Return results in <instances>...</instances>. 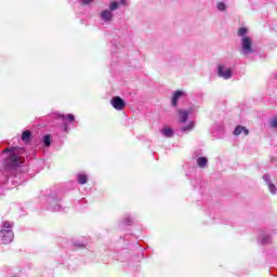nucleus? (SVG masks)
I'll list each match as a JSON object with an SVG mask.
<instances>
[{"mask_svg":"<svg viewBox=\"0 0 277 277\" xmlns=\"http://www.w3.org/2000/svg\"><path fill=\"white\" fill-rule=\"evenodd\" d=\"M2 153H9L8 158L3 160L5 168H18V166H23L25 158L21 155L25 153V149L21 147H13L4 149Z\"/></svg>","mask_w":277,"mask_h":277,"instance_id":"obj_1","label":"nucleus"},{"mask_svg":"<svg viewBox=\"0 0 277 277\" xmlns=\"http://www.w3.org/2000/svg\"><path fill=\"white\" fill-rule=\"evenodd\" d=\"M217 77L221 79H232L233 78V67L226 65V64H221L217 66Z\"/></svg>","mask_w":277,"mask_h":277,"instance_id":"obj_6","label":"nucleus"},{"mask_svg":"<svg viewBox=\"0 0 277 277\" xmlns=\"http://www.w3.org/2000/svg\"><path fill=\"white\" fill-rule=\"evenodd\" d=\"M31 137V132L29 130H26L22 134V142H28Z\"/></svg>","mask_w":277,"mask_h":277,"instance_id":"obj_18","label":"nucleus"},{"mask_svg":"<svg viewBox=\"0 0 277 277\" xmlns=\"http://www.w3.org/2000/svg\"><path fill=\"white\" fill-rule=\"evenodd\" d=\"M119 5H127V0H120Z\"/></svg>","mask_w":277,"mask_h":277,"instance_id":"obj_24","label":"nucleus"},{"mask_svg":"<svg viewBox=\"0 0 277 277\" xmlns=\"http://www.w3.org/2000/svg\"><path fill=\"white\" fill-rule=\"evenodd\" d=\"M64 209V205H62V197H49L48 198V210L53 213H57Z\"/></svg>","mask_w":277,"mask_h":277,"instance_id":"obj_5","label":"nucleus"},{"mask_svg":"<svg viewBox=\"0 0 277 277\" xmlns=\"http://www.w3.org/2000/svg\"><path fill=\"white\" fill-rule=\"evenodd\" d=\"M197 166L198 168L205 169L207 166H209V160L207 157H199L197 158Z\"/></svg>","mask_w":277,"mask_h":277,"instance_id":"obj_12","label":"nucleus"},{"mask_svg":"<svg viewBox=\"0 0 277 277\" xmlns=\"http://www.w3.org/2000/svg\"><path fill=\"white\" fill-rule=\"evenodd\" d=\"M263 181L266 183L271 194H273V196H276L277 188H276V185H274V183H272V177L269 176V174H264Z\"/></svg>","mask_w":277,"mask_h":277,"instance_id":"obj_9","label":"nucleus"},{"mask_svg":"<svg viewBox=\"0 0 277 277\" xmlns=\"http://www.w3.org/2000/svg\"><path fill=\"white\" fill-rule=\"evenodd\" d=\"M269 127H272V129H277V118H274L269 121Z\"/></svg>","mask_w":277,"mask_h":277,"instance_id":"obj_22","label":"nucleus"},{"mask_svg":"<svg viewBox=\"0 0 277 277\" xmlns=\"http://www.w3.org/2000/svg\"><path fill=\"white\" fill-rule=\"evenodd\" d=\"M238 36L241 38L240 55H243V57H250V55H254V53H256V50L254 49V47H252V38L248 37V28H239Z\"/></svg>","mask_w":277,"mask_h":277,"instance_id":"obj_2","label":"nucleus"},{"mask_svg":"<svg viewBox=\"0 0 277 277\" xmlns=\"http://www.w3.org/2000/svg\"><path fill=\"white\" fill-rule=\"evenodd\" d=\"M110 104L114 107V109H116L117 111H122L127 105L124 100H122V97H120V96H114L110 100Z\"/></svg>","mask_w":277,"mask_h":277,"instance_id":"obj_7","label":"nucleus"},{"mask_svg":"<svg viewBox=\"0 0 277 277\" xmlns=\"http://www.w3.org/2000/svg\"><path fill=\"white\" fill-rule=\"evenodd\" d=\"M64 131H68V123H64Z\"/></svg>","mask_w":277,"mask_h":277,"instance_id":"obj_25","label":"nucleus"},{"mask_svg":"<svg viewBox=\"0 0 277 277\" xmlns=\"http://www.w3.org/2000/svg\"><path fill=\"white\" fill-rule=\"evenodd\" d=\"M60 118L63 120V122H66V120H68V122H75V115L72 114L61 115Z\"/></svg>","mask_w":277,"mask_h":277,"instance_id":"obj_14","label":"nucleus"},{"mask_svg":"<svg viewBox=\"0 0 277 277\" xmlns=\"http://www.w3.org/2000/svg\"><path fill=\"white\" fill-rule=\"evenodd\" d=\"M180 122H187V118H189V110H179Z\"/></svg>","mask_w":277,"mask_h":277,"instance_id":"obj_13","label":"nucleus"},{"mask_svg":"<svg viewBox=\"0 0 277 277\" xmlns=\"http://www.w3.org/2000/svg\"><path fill=\"white\" fill-rule=\"evenodd\" d=\"M185 96H187V93H185V91H181V90L175 91L171 98L172 107H176L179 105V101H181V98H185Z\"/></svg>","mask_w":277,"mask_h":277,"instance_id":"obj_8","label":"nucleus"},{"mask_svg":"<svg viewBox=\"0 0 277 277\" xmlns=\"http://www.w3.org/2000/svg\"><path fill=\"white\" fill-rule=\"evenodd\" d=\"M241 133L246 135H250V131L246 129L243 126H237L234 130V135H241Z\"/></svg>","mask_w":277,"mask_h":277,"instance_id":"obj_10","label":"nucleus"},{"mask_svg":"<svg viewBox=\"0 0 277 277\" xmlns=\"http://www.w3.org/2000/svg\"><path fill=\"white\" fill-rule=\"evenodd\" d=\"M78 183L80 185H85V183H88V175H85V173H79L78 174Z\"/></svg>","mask_w":277,"mask_h":277,"instance_id":"obj_15","label":"nucleus"},{"mask_svg":"<svg viewBox=\"0 0 277 277\" xmlns=\"http://www.w3.org/2000/svg\"><path fill=\"white\" fill-rule=\"evenodd\" d=\"M42 143H43V146H45L47 148H49V146H51V135H50V134H45V135L42 137Z\"/></svg>","mask_w":277,"mask_h":277,"instance_id":"obj_17","label":"nucleus"},{"mask_svg":"<svg viewBox=\"0 0 277 277\" xmlns=\"http://www.w3.org/2000/svg\"><path fill=\"white\" fill-rule=\"evenodd\" d=\"M216 9L219 10V12H226V3L224 2H219L216 4Z\"/></svg>","mask_w":277,"mask_h":277,"instance_id":"obj_20","label":"nucleus"},{"mask_svg":"<svg viewBox=\"0 0 277 277\" xmlns=\"http://www.w3.org/2000/svg\"><path fill=\"white\" fill-rule=\"evenodd\" d=\"M258 241L261 243V246H267V243H271L272 236L266 234H261Z\"/></svg>","mask_w":277,"mask_h":277,"instance_id":"obj_11","label":"nucleus"},{"mask_svg":"<svg viewBox=\"0 0 277 277\" xmlns=\"http://www.w3.org/2000/svg\"><path fill=\"white\" fill-rule=\"evenodd\" d=\"M123 224L131 226L133 224V219H131V216H127L126 219H123Z\"/></svg>","mask_w":277,"mask_h":277,"instance_id":"obj_21","label":"nucleus"},{"mask_svg":"<svg viewBox=\"0 0 277 277\" xmlns=\"http://www.w3.org/2000/svg\"><path fill=\"white\" fill-rule=\"evenodd\" d=\"M194 127H195L194 121H190L186 127L182 128V131H183V133H187V132L192 131L194 129Z\"/></svg>","mask_w":277,"mask_h":277,"instance_id":"obj_19","label":"nucleus"},{"mask_svg":"<svg viewBox=\"0 0 277 277\" xmlns=\"http://www.w3.org/2000/svg\"><path fill=\"white\" fill-rule=\"evenodd\" d=\"M162 134L164 137H173L174 131L171 128H164L162 129Z\"/></svg>","mask_w":277,"mask_h":277,"instance_id":"obj_16","label":"nucleus"},{"mask_svg":"<svg viewBox=\"0 0 277 277\" xmlns=\"http://www.w3.org/2000/svg\"><path fill=\"white\" fill-rule=\"evenodd\" d=\"M80 248H83V245H79Z\"/></svg>","mask_w":277,"mask_h":277,"instance_id":"obj_26","label":"nucleus"},{"mask_svg":"<svg viewBox=\"0 0 277 277\" xmlns=\"http://www.w3.org/2000/svg\"><path fill=\"white\" fill-rule=\"evenodd\" d=\"M118 8H120V3L114 1L109 4L108 9L103 10L100 14V17L103 21V23H111V21H114V12H116Z\"/></svg>","mask_w":277,"mask_h":277,"instance_id":"obj_4","label":"nucleus"},{"mask_svg":"<svg viewBox=\"0 0 277 277\" xmlns=\"http://www.w3.org/2000/svg\"><path fill=\"white\" fill-rule=\"evenodd\" d=\"M81 5H90V3H93L94 0H79Z\"/></svg>","mask_w":277,"mask_h":277,"instance_id":"obj_23","label":"nucleus"},{"mask_svg":"<svg viewBox=\"0 0 277 277\" xmlns=\"http://www.w3.org/2000/svg\"><path fill=\"white\" fill-rule=\"evenodd\" d=\"M14 241V232H12V225L5 222L2 229L0 230V243H12Z\"/></svg>","mask_w":277,"mask_h":277,"instance_id":"obj_3","label":"nucleus"}]
</instances>
